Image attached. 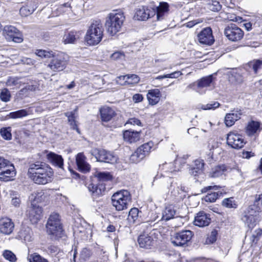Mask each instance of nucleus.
I'll use <instances>...</instances> for the list:
<instances>
[{"label": "nucleus", "instance_id": "nucleus-1", "mask_svg": "<svg viewBox=\"0 0 262 262\" xmlns=\"http://www.w3.org/2000/svg\"><path fill=\"white\" fill-rule=\"evenodd\" d=\"M28 176L35 184L45 185L52 181L54 172L45 163L36 162L30 165Z\"/></svg>", "mask_w": 262, "mask_h": 262}, {"label": "nucleus", "instance_id": "nucleus-2", "mask_svg": "<svg viewBox=\"0 0 262 262\" xmlns=\"http://www.w3.org/2000/svg\"><path fill=\"white\" fill-rule=\"evenodd\" d=\"M124 20L125 16L122 10H113L106 19L105 26L108 33L113 36L119 32Z\"/></svg>", "mask_w": 262, "mask_h": 262}, {"label": "nucleus", "instance_id": "nucleus-3", "mask_svg": "<svg viewBox=\"0 0 262 262\" xmlns=\"http://www.w3.org/2000/svg\"><path fill=\"white\" fill-rule=\"evenodd\" d=\"M47 232L53 239L61 238L64 235L61 217L56 212L52 213L49 216L47 224Z\"/></svg>", "mask_w": 262, "mask_h": 262}, {"label": "nucleus", "instance_id": "nucleus-4", "mask_svg": "<svg viewBox=\"0 0 262 262\" xmlns=\"http://www.w3.org/2000/svg\"><path fill=\"white\" fill-rule=\"evenodd\" d=\"M103 27L100 20H93L87 30L85 39L90 45L98 44L103 36Z\"/></svg>", "mask_w": 262, "mask_h": 262}, {"label": "nucleus", "instance_id": "nucleus-5", "mask_svg": "<svg viewBox=\"0 0 262 262\" xmlns=\"http://www.w3.org/2000/svg\"><path fill=\"white\" fill-rule=\"evenodd\" d=\"M112 204L117 211H121L127 209L132 204V196L127 190H121L113 194Z\"/></svg>", "mask_w": 262, "mask_h": 262}, {"label": "nucleus", "instance_id": "nucleus-6", "mask_svg": "<svg viewBox=\"0 0 262 262\" xmlns=\"http://www.w3.org/2000/svg\"><path fill=\"white\" fill-rule=\"evenodd\" d=\"M153 147L154 143L152 141L148 142L141 145L130 156V161L135 163H139L149 155Z\"/></svg>", "mask_w": 262, "mask_h": 262}, {"label": "nucleus", "instance_id": "nucleus-7", "mask_svg": "<svg viewBox=\"0 0 262 262\" xmlns=\"http://www.w3.org/2000/svg\"><path fill=\"white\" fill-rule=\"evenodd\" d=\"M225 36L230 41L237 42L241 40L244 36V31L235 24L228 25L224 29Z\"/></svg>", "mask_w": 262, "mask_h": 262}, {"label": "nucleus", "instance_id": "nucleus-8", "mask_svg": "<svg viewBox=\"0 0 262 262\" xmlns=\"http://www.w3.org/2000/svg\"><path fill=\"white\" fill-rule=\"evenodd\" d=\"M91 154L99 162L113 164L117 160V157L113 154L103 149H93L91 150Z\"/></svg>", "mask_w": 262, "mask_h": 262}, {"label": "nucleus", "instance_id": "nucleus-9", "mask_svg": "<svg viewBox=\"0 0 262 262\" xmlns=\"http://www.w3.org/2000/svg\"><path fill=\"white\" fill-rule=\"evenodd\" d=\"M3 34L8 41L20 43L23 41V35L20 31L13 26H6L3 29Z\"/></svg>", "mask_w": 262, "mask_h": 262}, {"label": "nucleus", "instance_id": "nucleus-10", "mask_svg": "<svg viewBox=\"0 0 262 262\" xmlns=\"http://www.w3.org/2000/svg\"><path fill=\"white\" fill-rule=\"evenodd\" d=\"M193 235L190 230H183L176 233L172 238V243L177 246H184L190 241Z\"/></svg>", "mask_w": 262, "mask_h": 262}, {"label": "nucleus", "instance_id": "nucleus-11", "mask_svg": "<svg viewBox=\"0 0 262 262\" xmlns=\"http://www.w3.org/2000/svg\"><path fill=\"white\" fill-rule=\"evenodd\" d=\"M221 187L217 185H211L204 187L201 190V193H206L207 194L204 197V200L208 202H214L222 194L220 190Z\"/></svg>", "mask_w": 262, "mask_h": 262}, {"label": "nucleus", "instance_id": "nucleus-12", "mask_svg": "<svg viewBox=\"0 0 262 262\" xmlns=\"http://www.w3.org/2000/svg\"><path fill=\"white\" fill-rule=\"evenodd\" d=\"M227 143L233 148L240 149L244 146L246 142L242 135L236 132H231L227 135Z\"/></svg>", "mask_w": 262, "mask_h": 262}, {"label": "nucleus", "instance_id": "nucleus-13", "mask_svg": "<svg viewBox=\"0 0 262 262\" xmlns=\"http://www.w3.org/2000/svg\"><path fill=\"white\" fill-rule=\"evenodd\" d=\"M156 14L155 8L141 6L136 9L134 18L139 20H146Z\"/></svg>", "mask_w": 262, "mask_h": 262}, {"label": "nucleus", "instance_id": "nucleus-14", "mask_svg": "<svg viewBox=\"0 0 262 262\" xmlns=\"http://www.w3.org/2000/svg\"><path fill=\"white\" fill-rule=\"evenodd\" d=\"M52 59H51L48 67L52 71L54 72H60L63 70L67 66V61L60 55L56 56L53 54L52 57Z\"/></svg>", "mask_w": 262, "mask_h": 262}, {"label": "nucleus", "instance_id": "nucleus-15", "mask_svg": "<svg viewBox=\"0 0 262 262\" xmlns=\"http://www.w3.org/2000/svg\"><path fill=\"white\" fill-rule=\"evenodd\" d=\"M16 171L14 166L10 162L7 160L5 165L3 166L0 171V180L4 181H10L11 178L14 177Z\"/></svg>", "mask_w": 262, "mask_h": 262}, {"label": "nucleus", "instance_id": "nucleus-16", "mask_svg": "<svg viewBox=\"0 0 262 262\" xmlns=\"http://www.w3.org/2000/svg\"><path fill=\"white\" fill-rule=\"evenodd\" d=\"M14 229V223L8 217L0 218V233L6 235L11 234Z\"/></svg>", "mask_w": 262, "mask_h": 262}, {"label": "nucleus", "instance_id": "nucleus-17", "mask_svg": "<svg viewBox=\"0 0 262 262\" xmlns=\"http://www.w3.org/2000/svg\"><path fill=\"white\" fill-rule=\"evenodd\" d=\"M262 130V123L260 121L250 120L246 127V133L249 137L257 136Z\"/></svg>", "mask_w": 262, "mask_h": 262}, {"label": "nucleus", "instance_id": "nucleus-18", "mask_svg": "<svg viewBox=\"0 0 262 262\" xmlns=\"http://www.w3.org/2000/svg\"><path fill=\"white\" fill-rule=\"evenodd\" d=\"M198 39L200 43L208 45H212L214 41L212 31L210 27L204 29L199 34Z\"/></svg>", "mask_w": 262, "mask_h": 262}, {"label": "nucleus", "instance_id": "nucleus-19", "mask_svg": "<svg viewBox=\"0 0 262 262\" xmlns=\"http://www.w3.org/2000/svg\"><path fill=\"white\" fill-rule=\"evenodd\" d=\"M89 191L93 199H96L103 194L105 190V186L102 183L95 184L91 183L88 186Z\"/></svg>", "mask_w": 262, "mask_h": 262}, {"label": "nucleus", "instance_id": "nucleus-20", "mask_svg": "<svg viewBox=\"0 0 262 262\" xmlns=\"http://www.w3.org/2000/svg\"><path fill=\"white\" fill-rule=\"evenodd\" d=\"M243 115L242 111L240 109H236L227 114L225 117V123L227 126H232L235 121L241 119Z\"/></svg>", "mask_w": 262, "mask_h": 262}, {"label": "nucleus", "instance_id": "nucleus-21", "mask_svg": "<svg viewBox=\"0 0 262 262\" xmlns=\"http://www.w3.org/2000/svg\"><path fill=\"white\" fill-rule=\"evenodd\" d=\"M211 221L209 215L204 211H200L197 213L194 220V224L200 227H203L208 226Z\"/></svg>", "mask_w": 262, "mask_h": 262}, {"label": "nucleus", "instance_id": "nucleus-22", "mask_svg": "<svg viewBox=\"0 0 262 262\" xmlns=\"http://www.w3.org/2000/svg\"><path fill=\"white\" fill-rule=\"evenodd\" d=\"M138 243L141 248L150 249L153 246V238L148 234L143 233L138 238Z\"/></svg>", "mask_w": 262, "mask_h": 262}, {"label": "nucleus", "instance_id": "nucleus-23", "mask_svg": "<svg viewBox=\"0 0 262 262\" xmlns=\"http://www.w3.org/2000/svg\"><path fill=\"white\" fill-rule=\"evenodd\" d=\"M85 157L82 153L77 154L76 158V164L79 171L83 172L89 171L90 165L86 162Z\"/></svg>", "mask_w": 262, "mask_h": 262}, {"label": "nucleus", "instance_id": "nucleus-24", "mask_svg": "<svg viewBox=\"0 0 262 262\" xmlns=\"http://www.w3.org/2000/svg\"><path fill=\"white\" fill-rule=\"evenodd\" d=\"M215 78L213 75L204 77L197 81V89L196 92L201 93V91L203 88L209 86L213 83Z\"/></svg>", "mask_w": 262, "mask_h": 262}, {"label": "nucleus", "instance_id": "nucleus-25", "mask_svg": "<svg viewBox=\"0 0 262 262\" xmlns=\"http://www.w3.org/2000/svg\"><path fill=\"white\" fill-rule=\"evenodd\" d=\"M204 166V162L203 160L197 159L194 162L193 165L189 169V173L196 177L203 173Z\"/></svg>", "mask_w": 262, "mask_h": 262}, {"label": "nucleus", "instance_id": "nucleus-26", "mask_svg": "<svg viewBox=\"0 0 262 262\" xmlns=\"http://www.w3.org/2000/svg\"><path fill=\"white\" fill-rule=\"evenodd\" d=\"M169 4L166 2H160L159 3V5L155 9L157 20H161L164 19L165 15L169 11Z\"/></svg>", "mask_w": 262, "mask_h": 262}, {"label": "nucleus", "instance_id": "nucleus-27", "mask_svg": "<svg viewBox=\"0 0 262 262\" xmlns=\"http://www.w3.org/2000/svg\"><path fill=\"white\" fill-rule=\"evenodd\" d=\"M101 119L102 122H108L116 115L115 111L110 107H103L100 110Z\"/></svg>", "mask_w": 262, "mask_h": 262}, {"label": "nucleus", "instance_id": "nucleus-28", "mask_svg": "<svg viewBox=\"0 0 262 262\" xmlns=\"http://www.w3.org/2000/svg\"><path fill=\"white\" fill-rule=\"evenodd\" d=\"M261 209L258 206V204L254 203L253 204L250 205L245 211V215H248V217L250 215L255 216V220H261Z\"/></svg>", "mask_w": 262, "mask_h": 262}, {"label": "nucleus", "instance_id": "nucleus-29", "mask_svg": "<svg viewBox=\"0 0 262 262\" xmlns=\"http://www.w3.org/2000/svg\"><path fill=\"white\" fill-rule=\"evenodd\" d=\"M169 189L172 195L179 197L180 199H182L185 196L183 193L186 192L185 186L182 185L179 186L177 183L171 182Z\"/></svg>", "mask_w": 262, "mask_h": 262}, {"label": "nucleus", "instance_id": "nucleus-30", "mask_svg": "<svg viewBox=\"0 0 262 262\" xmlns=\"http://www.w3.org/2000/svg\"><path fill=\"white\" fill-rule=\"evenodd\" d=\"M208 147L209 151L208 154V160L211 162L214 159V155L215 153H219L221 149L219 147L218 143L213 140L209 141Z\"/></svg>", "mask_w": 262, "mask_h": 262}, {"label": "nucleus", "instance_id": "nucleus-31", "mask_svg": "<svg viewBox=\"0 0 262 262\" xmlns=\"http://www.w3.org/2000/svg\"><path fill=\"white\" fill-rule=\"evenodd\" d=\"M124 141L130 143L139 141L140 138V132L129 130H125L123 133Z\"/></svg>", "mask_w": 262, "mask_h": 262}, {"label": "nucleus", "instance_id": "nucleus-32", "mask_svg": "<svg viewBox=\"0 0 262 262\" xmlns=\"http://www.w3.org/2000/svg\"><path fill=\"white\" fill-rule=\"evenodd\" d=\"M42 209L39 206H33L29 211V218L34 224L37 223L40 219Z\"/></svg>", "mask_w": 262, "mask_h": 262}, {"label": "nucleus", "instance_id": "nucleus-33", "mask_svg": "<svg viewBox=\"0 0 262 262\" xmlns=\"http://www.w3.org/2000/svg\"><path fill=\"white\" fill-rule=\"evenodd\" d=\"M32 232L31 229L27 227L21 228L18 233V238L25 242H29L32 241Z\"/></svg>", "mask_w": 262, "mask_h": 262}, {"label": "nucleus", "instance_id": "nucleus-34", "mask_svg": "<svg viewBox=\"0 0 262 262\" xmlns=\"http://www.w3.org/2000/svg\"><path fill=\"white\" fill-rule=\"evenodd\" d=\"M160 92L158 89L150 90L147 95L149 103L151 105L158 103L160 100Z\"/></svg>", "mask_w": 262, "mask_h": 262}, {"label": "nucleus", "instance_id": "nucleus-35", "mask_svg": "<svg viewBox=\"0 0 262 262\" xmlns=\"http://www.w3.org/2000/svg\"><path fill=\"white\" fill-rule=\"evenodd\" d=\"M246 68L250 72H253L254 74H256L259 70L262 69V60H253L248 63Z\"/></svg>", "mask_w": 262, "mask_h": 262}, {"label": "nucleus", "instance_id": "nucleus-36", "mask_svg": "<svg viewBox=\"0 0 262 262\" xmlns=\"http://www.w3.org/2000/svg\"><path fill=\"white\" fill-rule=\"evenodd\" d=\"M78 33L75 31H70L65 33L62 37V41L64 44L74 43L78 39Z\"/></svg>", "mask_w": 262, "mask_h": 262}, {"label": "nucleus", "instance_id": "nucleus-37", "mask_svg": "<svg viewBox=\"0 0 262 262\" xmlns=\"http://www.w3.org/2000/svg\"><path fill=\"white\" fill-rule=\"evenodd\" d=\"M48 160L54 165L59 168H62L63 165V159L61 156L53 152H50L48 155Z\"/></svg>", "mask_w": 262, "mask_h": 262}, {"label": "nucleus", "instance_id": "nucleus-38", "mask_svg": "<svg viewBox=\"0 0 262 262\" xmlns=\"http://www.w3.org/2000/svg\"><path fill=\"white\" fill-rule=\"evenodd\" d=\"M176 213L174 206L169 205L166 206L162 211V216L161 220L163 221H168L174 217Z\"/></svg>", "mask_w": 262, "mask_h": 262}, {"label": "nucleus", "instance_id": "nucleus-39", "mask_svg": "<svg viewBox=\"0 0 262 262\" xmlns=\"http://www.w3.org/2000/svg\"><path fill=\"white\" fill-rule=\"evenodd\" d=\"M31 199L36 203H41L48 200L46 192L42 190H38L31 195Z\"/></svg>", "mask_w": 262, "mask_h": 262}, {"label": "nucleus", "instance_id": "nucleus-40", "mask_svg": "<svg viewBox=\"0 0 262 262\" xmlns=\"http://www.w3.org/2000/svg\"><path fill=\"white\" fill-rule=\"evenodd\" d=\"M29 114V110L27 109H22L16 111L10 112L6 116L7 119H20L27 116Z\"/></svg>", "mask_w": 262, "mask_h": 262}, {"label": "nucleus", "instance_id": "nucleus-41", "mask_svg": "<svg viewBox=\"0 0 262 262\" xmlns=\"http://www.w3.org/2000/svg\"><path fill=\"white\" fill-rule=\"evenodd\" d=\"M24 82L21 81V78L15 77H10L6 81V85L8 86H15L19 88Z\"/></svg>", "mask_w": 262, "mask_h": 262}, {"label": "nucleus", "instance_id": "nucleus-42", "mask_svg": "<svg viewBox=\"0 0 262 262\" xmlns=\"http://www.w3.org/2000/svg\"><path fill=\"white\" fill-rule=\"evenodd\" d=\"M227 170V167L225 165H218L212 168L211 176L218 177L222 176Z\"/></svg>", "mask_w": 262, "mask_h": 262}, {"label": "nucleus", "instance_id": "nucleus-43", "mask_svg": "<svg viewBox=\"0 0 262 262\" xmlns=\"http://www.w3.org/2000/svg\"><path fill=\"white\" fill-rule=\"evenodd\" d=\"M248 215L243 216V221L248 225L249 228H252L255 226L260 220H255V216H251L248 217Z\"/></svg>", "mask_w": 262, "mask_h": 262}, {"label": "nucleus", "instance_id": "nucleus-44", "mask_svg": "<svg viewBox=\"0 0 262 262\" xmlns=\"http://www.w3.org/2000/svg\"><path fill=\"white\" fill-rule=\"evenodd\" d=\"M65 116L68 117V121L71 127L74 129H76L78 133H79L75 119V117L74 113L73 112H67L65 113Z\"/></svg>", "mask_w": 262, "mask_h": 262}, {"label": "nucleus", "instance_id": "nucleus-45", "mask_svg": "<svg viewBox=\"0 0 262 262\" xmlns=\"http://www.w3.org/2000/svg\"><path fill=\"white\" fill-rule=\"evenodd\" d=\"M36 8L37 7L36 5H34L32 7L27 5L26 6L21 7L20 9L19 12L21 15L27 16L32 14Z\"/></svg>", "mask_w": 262, "mask_h": 262}, {"label": "nucleus", "instance_id": "nucleus-46", "mask_svg": "<svg viewBox=\"0 0 262 262\" xmlns=\"http://www.w3.org/2000/svg\"><path fill=\"white\" fill-rule=\"evenodd\" d=\"M222 205L228 208H236L237 204L233 198H226L223 200Z\"/></svg>", "mask_w": 262, "mask_h": 262}, {"label": "nucleus", "instance_id": "nucleus-47", "mask_svg": "<svg viewBox=\"0 0 262 262\" xmlns=\"http://www.w3.org/2000/svg\"><path fill=\"white\" fill-rule=\"evenodd\" d=\"M11 127H3L0 129V134L2 138L6 140H10L12 138Z\"/></svg>", "mask_w": 262, "mask_h": 262}, {"label": "nucleus", "instance_id": "nucleus-48", "mask_svg": "<svg viewBox=\"0 0 262 262\" xmlns=\"http://www.w3.org/2000/svg\"><path fill=\"white\" fill-rule=\"evenodd\" d=\"M139 210L137 208H132L129 211L128 220L129 222L135 223L138 217Z\"/></svg>", "mask_w": 262, "mask_h": 262}, {"label": "nucleus", "instance_id": "nucleus-49", "mask_svg": "<svg viewBox=\"0 0 262 262\" xmlns=\"http://www.w3.org/2000/svg\"><path fill=\"white\" fill-rule=\"evenodd\" d=\"M53 54L52 51L45 50H36L35 51V54L42 58H51L53 56Z\"/></svg>", "mask_w": 262, "mask_h": 262}, {"label": "nucleus", "instance_id": "nucleus-50", "mask_svg": "<svg viewBox=\"0 0 262 262\" xmlns=\"http://www.w3.org/2000/svg\"><path fill=\"white\" fill-rule=\"evenodd\" d=\"M207 8L208 9L217 12L219 11L221 8L222 6L220 4V2L217 1H211V2L207 4Z\"/></svg>", "mask_w": 262, "mask_h": 262}, {"label": "nucleus", "instance_id": "nucleus-51", "mask_svg": "<svg viewBox=\"0 0 262 262\" xmlns=\"http://www.w3.org/2000/svg\"><path fill=\"white\" fill-rule=\"evenodd\" d=\"M3 256L7 260L10 262H15L17 258L15 254L10 250H5L3 253Z\"/></svg>", "mask_w": 262, "mask_h": 262}, {"label": "nucleus", "instance_id": "nucleus-52", "mask_svg": "<svg viewBox=\"0 0 262 262\" xmlns=\"http://www.w3.org/2000/svg\"><path fill=\"white\" fill-rule=\"evenodd\" d=\"M262 235V230L260 228H257L252 233L250 240L253 244H256L260 239Z\"/></svg>", "mask_w": 262, "mask_h": 262}, {"label": "nucleus", "instance_id": "nucleus-53", "mask_svg": "<svg viewBox=\"0 0 262 262\" xmlns=\"http://www.w3.org/2000/svg\"><path fill=\"white\" fill-rule=\"evenodd\" d=\"M97 177L100 182L107 181L112 179V177L109 172H100L97 174Z\"/></svg>", "mask_w": 262, "mask_h": 262}, {"label": "nucleus", "instance_id": "nucleus-54", "mask_svg": "<svg viewBox=\"0 0 262 262\" xmlns=\"http://www.w3.org/2000/svg\"><path fill=\"white\" fill-rule=\"evenodd\" d=\"M11 94L9 91L7 89L2 90L0 93V98L2 101L7 102L10 101Z\"/></svg>", "mask_w": 262, "mask_h": 262}, {"label": "nucleus", "instance_id": "nucleus-55", "mask_svg": "<svg viewBox=\"0 0 262 262\" xmlns=\"http://www.w3.org/2000/svg\"><path fill=\"white\" fill-rule=\"evenodd\" d=\"M127 75L128 76L127 84L133 85L138 83L140 81V78L137 75L132 74Z\"/></svg>", "mask_w": 262, "mask_h": 262}, {"label": "nucleus", "instance_id": "nucleus-56", "mask_svg": "<svg viewBox=\"0 0 262 262\" xmlns=\"http://www.w3.org/2000/svg\"><path fill=\"white\" fill-rule=\"evenodd\" d=\"M217 235V231L216 230H213L211 231L210 234L207 238L206 243L207 244H212L216 240Z\"/></svg>", "mask_w": 262, "mask_h": 262}, {"label": "nucleus", "instance_id": "nucleus-57", "mask_svg": "<svg viewBox=\"0 0 262 262\" xmlns=\"http://www.w3.org/2000/svg\"><path fill=\"white\" fill-rule=\"evenodd\" d=\"M48 249L49 252L52 256H56L58 254H60L62 252L60 248L55 245H50V246H49Z\"/></svg>", "mask_w": 262, "mask_h": 262}, {"label": "nucleus", "instance_id": "nucleus-58", "mask_svg": "<svg viewBox=\"0 0 262 262\" xmlns=\"http://www.w3.org/2000/svg\"><path fill=\"white\" fill-rule=\"evenodd\" d=\"M30 262H49L48 260L36 253L31 255Z\"/></svg>", "mask_w": 262, "mask_h": 262}, {"label": "nucleus", "instance_id": "nucleus-59", "mask_svg": "<svg viewBox=\"0 0 262 262\" xmlns=\"http://www.w3.org/2000/svg\"><path fill=\"white\" fill-rule=\"evenodd\" d=\"M220 106V103L218 102H211L206 105H202L201 108L204 110H214Z\"/></svg>", "mask_w": 262, "mask_h": 262}, {"label": "nucleus", "instance_id": "nucleus-60", "mask_svg": "<svg viewBox=\"0 0 262 262\" xmlns=\"http://www.w3.org/2000/svg\"><path fill=\"white\" fill-rule=\"evenodd\" d=\"M156 181H158L159 183H168L170 181V178L169 176L164 177L163 174H157L154 179V182Z\"/></svg>", "mask_w": 262, "mask_h": 262}, {"label": "nucleus", "instance_id": "nucleus-61", "mask_svg": "<svg viewBox=\"0 0 262 262\" xmlns=\"http://www.w3.org/2000/svg\"><path fill=\"white\" fill-rule=\"evenodd\" d=\"M92 254V251L88 248H83L81 252V258L86 260L88 259Z\"/></svg>", "mask_w": 262, "mask_h": 262}, {"label": "nucleus", "instance_id": "nucleus-62", "mask_svg": "<svg viewBox=\"0 0 262 262\" xmlns=\"http://www.w3.org/2000/svg\"><path fill=\"white\" fill-rule=\"evenodd\" d=\"M128 79V76L127 75L120 76L117 78L116 82L120 85L127 84V81Z\"/></svg>", "mask_w": 262, "mask_h": 262}, {"label": "nucleus", "instance_id": "nucleus-63", "mask_svg": "<svg viewBox=\"0 0 262 262\" xmlns=\"http://www.w3.org/2000/svg\"><path fill=\"white\" fill-rule=\"evenodd\" d=\"M143 96L140 94H136L133 96V100L135 103H139L142 101Z\"/></svg>", "mask_w": 262, "mask_h": 262}, {"label": "nucleus", "instance_id": "nucleus-64", "mask_svg": "<svg viewBox=\"0 0 262 262\" xmlns=\"http://www.w3.org/2000/svg\"><path fill=\"white\" fill-rule=\"evenodd\" d=\"M127 123L133 124L134 125H137L138 126H141V122L140 120L135 118L129 119L128 120Z\"/></svg>", "mask_w": 262, "mask_h": 262}]
</instances>
